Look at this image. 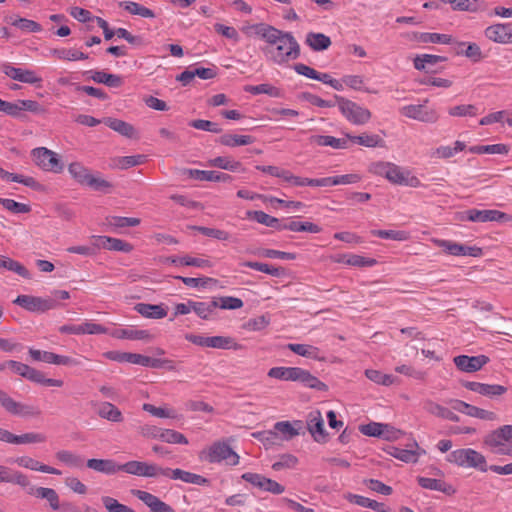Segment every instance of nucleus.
Returning <instances> with one entry per match:
<instances>
[{
  "label": "nucleus",
  "mask_w": 512,
  "mask_h": 512,
  "mask_svg": "<svg viewBox=\"0 0 512 512\" xmlns=\"http://www.w3.org/2000/svg\"><path fill=\"white\" fill-rule=\"evenodd\" d=\"M252 29L265 41L266 46L262 48V52L268 61L276 65H284L300 56V45L290 32L265 23L256 24Z\"/></svg>",
  "instance_id": "obj_1"
},
{
  "label": "nucleus",
  "mask_w": 512,
  "mask_h": 512,
  "mask_svg": "<svg viewBox=\"0 0 512 512\" xmlns=\"http://www.w3.org/2000/svg\"><path fill=\"white\" fill-rule=\"evenodd\" d=\"M369 170L371 173L384 177L395 185H404L412 188H418L422 185L420 179L413 175L410 170L391 162L373 163Z\"/></svg>",
  "instance_id": "obj_2"
},
{
  "label": "nucleus",
  "mask_w": 512,
  "mask_h": 512,
  "mask_svg": "<svg viewBox=\"0 0 512 512\" xmlns=\"http://www.w3.org/2000/svg\"><path fill=\"white\" fill-rule=\"evenodd\" d=\"M199 459L208 463L226 460L228 464L235 466L238 465L240 457L227 443L217 441L200 451Z\"/></svg>",
  "instance_id": "obj_3"
},
{
  "label": "nucleus",
  "mask_w": 512,
  "mask_h": 512,
  "mask_svg": "<svg viewBox=\"0 0 512 512\" xmlns=\"http://www.w3.org/2000/svg\"><path fill=\"white\" fill-rule=\"evenodd\" d=\"M0 405L9 414L27 419L40 418L42 410L32 404L14 400L5 391L0 389Z\"/></svg>",
  "instance_id": "obj_4"
},
{
  "label": "nucleus",
  "mask_w": 512,
  "mask_h": 512,
  "mask_svg": "<svg viewBox=\"0 0 512 512\" xmlns=\"http://www.w3.org/2000/svg\"><path fill=\"white\" fill-rule=\"evenodd\" d=\"M448 460L458 466L472 467L479 469L482 472L487 471V464L485 457L474 449H458L451 452Z\"/></svg>",
  "instance_id": "obj_5"
},
{
  "label": "nucleus",
  "mask_w": 512,
  "mask_h": 512,
  "mask_svg": "<svg viewBox=\"0 0 512 512\" xmlns=\"http://www.w3.org/2000/svg\"><path fill=\"white\" fill-rule=\"evenodd\" d=\"M29 355L34 361H42L45 363L66 365V366H81L89 359L85 356L78 355L77 357H69L55 354L53 352L41 351L30 348Z\"/></svg>",
  "instance_id": "obj_6"
},
{
  "label": "nucleus",
  "mask_w": 512,
  "mask_h": 512,
  "mask_svg": "<svg viewBox=\"0 0 512 512\" xmlns=\"http://www.w3.org/2000/svg\"><path fill=\"white\" fill-rule=\"evenodd\" d=\"M427 102L428 99H426L423 104H410L403 106L400 109V114L406 118L419 122L429 124L436 123L439 120L440 115L436 109L427 107Z\"/></svg>",
  "instance_id": "obj_7"
},
{
  "label": "nucleus",
  "mask_w": 512,
  "mask_h": 512,
  "mask_svg": "<svg viewBox=\"0 0 512 512\" xmlns=\"http://www.w3.org/2000/svg\"><path fill=\"white\" fill-rule=\"evenodd\" d=\"M336 100L341 113L350 122L362 125L370 120L371 112L368 109L363 108L357 103L343 97L336 96Z\"/></svg>",
  "instance_id": "obj_8"
},
{
  "label": "nucleus",
  "mask_w": 512,
  "mask_h": 512,
  "mask_svg": "<svg viewBox=\"0 0 512 512\" xmlns=\"http://www.w3.org/2000/svg\"><path fill=\"white\" fill-rule=\"evenodd\" d=\"M120 471L139 477L159 478L162 477L163 467L155 463L133 460L119 464V472Z\"/></svg>",
  "instance_id": "obj_9"
},
{
  "label": "nucleus",
  "mask_w": 512,
  "mask_h": 512,
  "mask_svg": "<svg viewBox=\"0 0 512 512\" xmlns=\"http://www.w3.org/2000/svg\"><path fill=\"white\" fill-rule=\"evenodd\" d=\"M14 303L34 313H44L59 306L58 302L53 298H42L31 295H19L14 300Z\"/></svg>",
  "instance_id": "obj_10"
},
{
  "label": "nucleus",
  "mask_w": 512,
  "mask_h": 512,
  "mask_svg": "<svg viewBox=\"0 0 512 512\" xmlns=\"http://www.w3.org/2000/svg\"><path fill=\"white\" fill-rule=\"evenodd\" d=\"M461 220H468L470 222L480 223L510 222L512 221V216L495 209H470L464 212V215L461 217Z\"/></svg>",
  "instance_id": "obj_11"
},
{
  "label": "nucleus",
  "mask_w": 512,
  "mask_h": 512,
  "mask_svg": "<svg viewBox=\"0 0 512 512\" xmlns=\"http://www.w3.org/2000/svg\"><path fill=\"white\" fill-rule=\"evenodd\" d=\"M32 156L36 165L46 171L59 173L63 170V165L57 158L56 153L45 147L35 148L32 151Z\"/></svg>",
  "instance_id": "obj_12"
},
{
  "label": "nucleus",
  "mask_w": 512,
  "mask_h": 512,
  "mask_svg": "<svg viewBox=\"0 0 512 512\" xmlns=\"http://www.w3.org/2000/svg\"><path fill=\"white\" fill-rule=\"evenodd\" d=\"M241 478L252 486L275 495L282 494L285 491L283 485L258 473L247 472Z\"/></svg>",
  "instance_id": "obj_13"
},
{
  "label": "nucleus",
  "mask_w": 512,
  "mask_h": 512,
  "mask_svg": "<svg viewBox=\"0 0 512 512\" xmlns=\"http://www.w3.org/2000/svg\"><path fill=\"white\" fill-rule=\"evenodd\" d=\"M507 432H509V429L505 426L492 431L485 437L484 444L488 446L493 453L501 455L506 451L509 444H511Z\"/></svg>",
  "instance_id": "obj_14"
},
{
  "label": "nucleus",
  "mask_w": 512,
  "mask_h": 512,
  "mask_svg": "<svg viewBox=\"0 0 512 512\" xmlns=\"http://www.w3.org/2000/svg\"><path fill=\"white\" fill-rule=\"evenodd\" d=\"M434 243L438 246L444 249V251L450 255L454 256H472V257H478L482 255V249L479 247H471L462 245L456 242L448 241V240H440L435 239Z\"/></svg>",
  "instance_id": "obj_15"
},
{
  "label": "nucleus",
  "mask_w": 512,
  "mask_h": 512,
  "mask_svg": "<svg viewBox=\"0 0 512 512\" xmlns=\"http://www.w3.org/2000/svg\"><path fill=\"white\" fill-rule=\"evenodd\" d=\"M453 362L460 371L473 373L481 370L482 367L489 362V358L485 355H459L454 357Z\"/></svg>",
  "instance_id": "obj_16"
},
{
  "label": "nucleus",
  "mask_w": 512,
  "mask_h": 512,
  "mask_svg": "<svg viewBox=\"0 0 512 512\" xmlns=\"http://www.w3.org/2000/svg\"><path fill=\"white\" fill-rule=\"evenodd\" d=\"M132 494L142 501L150 512H176L156 495L143 490H132Z\"/></svg>",
  "instance_id": "obj_17"
},
{
  "label": "nucleus",
  "mask_w": 512,
  "mask_h": 512,
  "mask_svg": "<svg viewBox=\"0 0 512 512\" xmlns=\"http://www.w3.org/2000/svg\"><path fill=\"white\" fill-rule=\"evenodd\" d=\"M162 477L170 478L173 480H181L185 483L195 485H207L209 480L201 475L184 471L182 469H171L163 467Z\"/></svg>",
  "instance_id": "obj_18"
},
{
  "label": "nucleus",
  "mask_w": 512,
  "mask_h": 512,
  "mask_svg": "<svg viewBox=\"0 0 512 512\" xmlns=\"http://www.w3.org/2000/svg\"><path fill=\"white\" fill-rule=\"evenodd\" d=\"M484 35L487 39L495 43H512V29L508 24L498 23L488 26L484 31Z\"/></svg>",
  "instance_id": "obj_19"
},
{
  "label": "nucleus",
  "mask_w": 512,
  "mask_h": 512,
  "mask_svg": "<svg viewBox=\"0 0 512 512\" xmlns=\"http://www.w3.org/2000/svg\"><path fill=\"white\" fill-rule=\"evenodd\" d=\"M93 245L97 249H107L112 251H122L125 253H129L133 250V246L121 239L112 238L108 236H94Z\"/></svg>",
  "instance_id": "obj_20"
},
{
  "label": "nucleus",
  "mask_w": 512,
  "mask_h": 512,
  "mask_svg": "<svg viewBox=\"0 0 512 512\" xmlns=\"http://www.w3.org/2000/svg\"><path fill=\"white\" fill-rule=\"evenodd\" d=\"M452 404H453V408L455 410L465 413L471 417L488 420V421H494L497 418V416L494 412L484 410L482 408H478L476 406L470 405L461 400H454V401H452Z\"/></svg>",
  "instance_id": "obj_21"
},
{
  "label": "nucleus",
  "mask_w": 512,
  "mask_h": 512,
  "mask_svg": "<svg viewBox=\"0 0 512 512\" xmlns=\"http://www.w3.org/2000/svg\"><path fill=\"white\" fill-rule=\"evenodd\" d=\"M0 482L15 484L22 488H27L30 485L28 476L3 465H0Z\"/></svg>",
  "instance_id": "obj_22"
},
{
  "label": "nucleus",
  "mask_w": 512,
  "mask_h": 512,
  "mask_svg": "<svg viewBox=\"0 0 512 512\" xmlns=\"http://www.w3.org/2000/svg\"><path fill=\"white\" fill-rule=\"evenodd\" d=\"M14 463H16L18 466L30 469L33 471H40L44 473L54 474V475H61V471L53 468L51 466L41 464L39 461L29 457V456H21L17 457L14 460Z\"/></svg>",
  "instance_id": "obj_23"
},
{
  "label": "nucleus",
  "mask_w": 512,
  "mask_h": 512,
  "mask_svg": "<svg viewBox=\"0 0 512 512\" xmlns=\"http://www.w3.org/2000/svg\"><path fill=\"white\" fill-rule=\"evenodd\" d=\"M308 430L316 441L325 439L324 420L320 411H313L309 414L307 420Z\"/></svg>",
  "instance_id": "obj_24"
},
{
  "label": "nucleus",
  "mask_w": 512,
  "mask_h": 512,
  "mask_svg": "<svg viewBox=\"0 0 512 512\" xmlns=\"http://www.w3.org/2000/svg\"><path fill=\"white\" fill-rule=\"evenodd\" d=\"M415 447V450L390 447L388 450V454L403 462L415 463L418 461L419 456L425 453V451L421 449L417 443H415Z\"/></svg>",
  "instance_id": "obj_25"
},
{
  "label": "nucleus",
  "mask_w": 512,
  "mask_h": 512,
  "mask_svg": "<svg viewBox=\"0 0 512 512\" xmlns=\"http://www.w3.org/2000/svg\"><path fill=\"white\" fill-rule=\"evenodd\" d=\"M103 123L107 125L110 129L119 133L120 135L127 138H136L137 132L133 125L123 120L108 117L103 120Z\"/></svg>",
  "instance_id": "obj_26"
},
{
  "label": "nucleus",
  "mask_w": 512,
  "mask_h": 512,
  "mask_svg": "<svg viewBox=\"0 0 512 512\" xmlns=\"http://www.w3.org/2000/svg\"><path fill=\"white\" fill-rule=\"evenodd\" d=\"M87 467L106 475H114L119 472V464L112 459L92 458L87 461Z\"/></svg>",
  "instance_id": "obj_27"
},
{
  "label": "nucleus",
  "mask_w": 512,
  "mask_h": 512,
  "mask_svg": "<svg viewBox=\"0 0 512 512\" xmlns=\"http://www.w3.org/2000/svg\"><path fill=\"white\" fill-rule=\"evenodd\" d=\"M28 493L49 502L51 509L59 510L60 501L57 492L52 488L28 486Z\"/></svg>",
  "instance_id": "obj_28"
},
{
  "label": "nucleus",
  "mask_w": 512,
  "mask_h": 512,
  "mask_svg": "<svg viewBox=\"0 0 512 512\" xmlns=\"http://www.w3.org/2000/svg\"><path fill=\"white\" fill-rule=\"evenodd\" d=\"M187 173L191 178H194V179L200 180V181L227 182L232 179L229 174L220 173L217 171H205V170L190 169V170H187Z\"/></svg>",
  "instance_id": "obj_29"
},
{
  "label": "nucleus",
  "mask_w": 512,
  "mask_h": 512,
  "mask_svg": "<svg viewBox=\"0 0 512 512\" xmlns=\"http://www.w3.org/2000/svg\"><path fill=\"white\" fill-rule=\"evenodd\" d=\"M217 141L223 146L233 148L253 144L255 142V138L251 135L226 133L221 135Z\"/></svg>",
  "instance_id": "obj_30"
},
{
  "label": "nucleus",
  "mask_w": 512,
  "mask_h": 512,
  "mask_svg": "<svg viewBox=\"0 0 512 512\" xmlns=\"http://www.w3.org/2000/svg\"><path fill=\"white\" fill-rule=\"evenodd\" d=\"M301 369L300 367H273L268 371V376L284 381H298Z\"/></svg>",
  "instance_id": "obj_31"
},
{
  "label": "nucleus",
  "mask_w": 512,
  "mask_h": 512,
  "mask_svg": "<svg viewBox=\"0 0 512 512\" xmlns=\"http://www.w3.org/2000/svg\"><path fill=\"white\" fill-rule=\"evenodd\" d=\"M134 309L145 318L162 319L167 316V310L162 305L138 303Z\"/></svg>",
  "instance_id": "obj_32"
},
{
  "label": "nucleus",
  "mask_w": 512,
  "mask_h": 512,
  "mask_svg": "<svg viewBox=\"0 0 512 512\" xmlns=\"http://www.w3.org/2000/svg\"><path fill=\"white\" fill-rule=\"evenodd\" d=\"M287 348L302 357L311 358L318 361H325V357L320 355L321 351L318 347L307 344L290 343L287 345Z\"/></svg>",
  "instance_id": "obj_33"
},
{
  "label": "nucleus",
  "mask_w": 512,
  "mask_h": 512,
  "mask_svg": "<svg viewBox=\"0 0 512 512\" xmlns=\"http://www.w3.org/2000/svg\"><path fill=\"white\" fill-rule=\"evenodd\" d=\"M309 141L318 146H330L334 149H344L347 147L346 138H335L328 135H313L309 138Z\"/></svg>",
  "instance_id": "obj_34"
},
{
  "label": "nucleus",
  "mask_w": 512,
  "mask_h": 512,
  "mask_svg": "<svg viewBox=\"0 0 512 512\" xmlns=\"http://www.w3.org/2000/svg\"><path fill=\"white\" fill-rule=\"evenodd\" d=\"M305 43L314 51H322L331 46V39L323 33L309 32Z\"/></svg>",
  "instance_id": "obj_35"
},
{
  "label": "nucleus",
  "mask_w": 512,
  "mask_h": 512,
  "mask_svg": "<svg viewBox=\"0 0 512 512\" xmlns=\"http://www.w3.org/2000/svg\"><path fill=\"white\" fill-rule=\"evenodd\" d=\"M418 484L425 489L441 491L448 495H452L455 493V489L446 484L444 481L439 479L427 478V477H419Z\"/></svg>",
  "instance_id": "obj_36"
},
{
  "label": "nucleus",
  "mask_w": 512,
  "mask_h": 512,
  "mask_svg": "<svg viewBox=\"0 0 512 512\" xmlns=\"http://www.w3.org/2000/svg\"><path fill=\"white\" fill-rule=\"evenodd\" d=\"M98 415L100 418L120 423L123 421V415L122 412L112 403L110 402H104L100 405L98 411Z\"/></svg>",
  "instance_id": "obj_37"
},
{
  "label": "nucleus",
  "mask_w": 512,
  "mask_h": 512,
  "mask_svg": "<svg viewBox=\"0 0 512 512\" xmlns=\"http://www.w3.org/2000/svg\"><path fill=\"white\" fill-rule=\"evenodd\" d=\"M68 172L72 178L82 186H86L92 174V172L80 162H73L69 164Z\"/></svg>",
  "instance_id": "obj_38"
},
{
  "label": "nucleus",
  "mask_w": 512,
  "mask_h": 512,
  "mask_svg": "<svg viewBox=\"0 0 512 512\" xmlns=\"http://www.w3.org/2000/svg\"><path fill=\"white\" fill-rule=\"evenodd\" d=\"M0 270L14 272L23 278L30 277L29 271L20 262L5 255H0Z\"/></svg>",
  "instance_id": "obj_39"
},
{
  "label": "nucleus",
  "mask_w": 512,
  "mask_h": 512,
  "mask_svg": "<svg viewBox=\"0 0 512 512\" xmlns=\"http://www.w3.org/2000/svg\"><path fill=\"white\" fill-rule=\"evenodd\" d=\"M112 336L118 339L144 340L150 341L153 336L146 330L138 329H120L112 333Z\"/></svg>",
  "instance_id": "obj_40"
},
{
  "label": "nucleus",
  "mask_w": 512,
  "mask_h": 512,
  "mask_svg": "<svg viewBox=\"0 0 512 512\" xmlns=\"http://www.w3.org/2000/svg\"><path fill=\"white\" fill-rule=\"evenodd\" d=\"M365 376L372 382L382 386H391L397 382V378L391 374H385L376 369H366Z\"/></svg>",
  "instance_id": "obj_41"
},
{
  "label": "nucleus",
  "mask_w": 512,
  "mask_h": 512,
  "mask_svg": "<svg viewBox=\"0 0 512 512\" xmlns=\"http://www.w3.org/2000/svg\"><path fill=\"white\" fill-rule=\"evenodd\" d=\"M207 346L211 348H217V349H240L241 346L234 341L231 337H225V336H212L207 337Z\"/></svg>",
  "instance_id": "obj_42"
},
{
  "label": "nucleus",
  "mask_w": 512,
  "mask_h": 512,
  "mask_svg": "<svg viewBox=\"0 0 512 512\" xmlns=\"http://www.w3.org/2000/svg\"><path fill=\"white\" fill-rule=\"evenodd\" d=\"M51 55L59 60L77 61L86 60L88 55L76 49L58 48L50 51Z\"/></svg>",
  "instance_id": "obj_43"
},
{
  "label": "nucleus",
  "mask_w": 512,
  "mask_h": 512,
  "mask_svg": "<svg viewBox=\"0 0 512 512\" xmlns=\"http://www.w3.org/2000/svg\"><path fill=\"white\" fill-rule=\"evenodd\" d=\"M244 90L254 95L263 93L274 98H280L283 96V92L280 88L270 84H260L256 86L247 85L244 87Z\"/></svg>",
  "instance_id": "obj_44"
},
{
  "label": "nucleus",
  "mask_w": 512,
  "mask_h": 512,
  "mask_svg": "<svg viewBox=\"0 0 512 512\" xmlns=\"http://www.w3.org/2000/svg\"><path fill=\"white\" fill-rule=\"evenodd\" d=\"M298 381L311 389L323 392L328 390V386L324 382L320 381L316 376L312 375L308 370L303 368L301 369Z\"/></svg>",
  "instance_id": "obj_45"
},
{
  "label": "nucleus",
  "mask_w": 512,
  "mask_h": 512,
  "mask_svg": "<svg viewBox=\"0 0 512 512\" xmlns=\"http://www.w3.org/2000/svg\"><path fill=\"white\" fill-rule=\"evenodd\" d=\"M279 230L286 229L294 232H310V233H319L321 231V228L312 223V222H297V221H291L287 224H281V226L278 227Z\"/></svg>",
  "instance_id": "obj_46"
},
{
  "label": "nucleus",
  "mask_w": 512,
  "mask_h": 512,
  "mask_svg": "<svg viewBox=\"0 0 512 512\" xmlns=\"http://www.w3.org/2000/svg\"><path fill=\"white\" fill-rule=\"evenodd\" d=\"M450 3L454 10L476 12L483 9V1L481 0H443Z\"/></svg>",
  "instance_id": "obj_47"
},
{
  "label": "nucleus",
  "mask_w": 512,
  "mask_h": 512,
  "mask_svg": "<svg viewBox=\"0 0 512 512\" xmlns=\"http://www.w3.org/2000/svg\"><path fill=\"white\" fill-rule=\"evenodd\" d=\"M86 186L103 193H111L114 189V184L112 182L102 178L99 174L94 175L93 173L91 174Z\"/></svg>",
  "instance_id": "obj_48"
},
{
  "label": "nucleus",
  "mask_w": 512,
  "mask_h": 512,
  "mask_svg": "<svg viewBox=\"0 0 512 512\" xmlns=\"http://www.w3.org/2000/svg\"><path fill=\"white\" fill-rule=\"evenodd\" d=\"M120 6H122L127 12H129L132 15H137L143 18H154L155 14L154 12L145 7L142 6L136 2L127 1L120 3Z\"/></svg>",
  "instance_id": "obj_49"
},
{
  "label": "nucleus",
  "mask_w": 512,
  "mask_h": 512,
  "mask_svg": "<svg viewBox=\"0 0 512 512\" xmlns=\"http://www.w3.org/2000/svg\"><path fill=\"white\" fill-rule=\"evenodd\" d=\"M371 234L379 238L394 241H407L410 239V233L404 230H372Z\"/></svg>",
  "instance_id": "obj_50"
},
{
  "label": "nucleus",
  "mask_w": 512,
  "mask_h": 512,
  "mask_svg": "<svg viewBox=\"0 0 512 512\" xmlns=\"http://www.w3.org/2000/svg\"><path fill=\"white\" fill-rule=\"evenodd\" d=\"M92 79L97 83H102L109 87H119L122 84V79L120 76L109 74L103 71L94 72Z\"/></svg>",
  "instance_id": "obj_51"
},
{
  "label": "nucleus",
  "mask_w": 512,
  "mask_h": 512,
  "mask_svg": "<svg viewBox=\"0 0 512 512\" xmlns=\"http://www.w3.org/2000/svg\"><path fill=\"white\" fill-rule=\"evenodd\" d=\"M146 160L145 155L123 156L114 160L115 167L119 169H128L130 167L138 166Z\"/></svg>",
  "instance_id": "obj_52"
},
{
  "label": "nucleus",
  "mask_w": 512,
  "mask_h": 512,
  "mask_svg": "<svg viewBox=\"0 0 512 512\" xmlns=\"http://www.w3.org/2000/svg\"><path fill=\"white\" fill-rule=\"evenodd\" d=\"M270 324V319L265 316H257L255 318H251L242 325V329L248 332H256L264 330Z\"/></svg>",
  "instance_id": "obj_53"
},
{
  "label": "nucleus",
  "mask_w": 512,
  "mask_h": 512,
  "mask_svg": "<svg viewBox=\"0 0 512 512\" xmlns=\"http://www.w3.org/2000/svg\"><path fill=\"white\" fill-rule=\"evenodd\" d=\"M469 151L475 154H506L508 152V148L504 144L477 145L470 147Z\"/></svg>",
  "instance_id": "obj_54"
},
{
  "label": "nucleus",
  "mask_w": 512,
  "mask_h": 512,
  "mask_svg": "<svg viewBox=\"0 0 512 512\" xmlns=\"http://www.w3.org/2000/svg\"><path fill=\"white\" fill-rule=\"evenodd\" d=\"M0 177L2 179H6V180L12 181V182L21 183L25 186L32 187V188H35L38 186V183L36 182V180L34 178L25 177V176L19 175V174L9 173L2 168H0Z\"/></svg>",
  "instance_id": "obj_55"
},
{
  "label": "nucleus",
  "mask_w": 512,
  "mask_h": 512,
  "mask_svg": "<svg viewBox=\"0 0 512 512\" xmlns=\"http://www.w3.org/2000/svg\"><path fill=\"white\" fill-rule=\"evenodd\" d=\"M416 39L422 43L449 44L452 42L450 35L439 33H420L416 35Z\"/></svg>",
  "instance_id": "obj_56"
},
{
  "label": "nucleus",
  "mask_w": 512,
  "mask_h": 512,
  "mask_svg": "<svg viewBox=\"0 0 512 512\" xmlns=\"http://www.w3.org/2000/svg\"><path fill=\"white\" fill-rule=\"evenodd\" d=\"M101 501L107 512H135L111 496H102Z\"/></svg>",
  "instance_id": "obj_57"
},
{
  "label": "nucleus",
  "mask_w": 512,
  "mask_h": 512,
  "mask_svg": "<svg viewBox=\"0 0 512 512\" xmlns=\"http://www.w3.org/2000/svg\"><path fill=\"white\" fill-rule=\"evenodd\" d=\"M47 437L43 433H37V432H28L24 433L22 435H15V442L16 445L21 444H36V443H44L46 442Z\"/></svg>",
  "instance_id": "obj_58"
},
{
  "label": "nucleus",
  "mask_w": 512,
  "mask_h": 512,
  "mask_svg": "<svg viewBox=\"0 0 512 512\" xmlns=\"http://www.w3.org/2000/svg\"><path fill=\"white\" fill-rule=\"evenodd\" d=\"M0 204L8 211L14 214H26L31 211V207L28 204L19 203L13 199L1 198Z\"/></svg>",
  "instance_id": "obj_59"
},
{
  "label": "nucleus",
  "mask_w": 512,
  "mask_h": 512,
  "mask_svg": "<svg viewBox=\"0 0 512 512\" xmlns=\"http://www.w3.org/2000/svg\"><path fill=\"white\" fill-rule=\"evenodd\" d=\"M217 308L216 302L209 303L193 301V311L202 319H209L214 310Z\"/></svg>",
  "instance_id": "obj_60"
},
{
  "label": "nucleus",
  "mask_w": 512,
  "mask_h": 512,
  "mask_svg": "<svg viewBox=\"0 0 512 512\" xmlns=\"http://www.w3.org/2000/svg\"><path fill=\"white\" fill-rule=\"evenodd\" d=\"M248 216L253 218L258 223L263 224L267 227H273V228L278 229V227L281 226V224L277 218L270 216L263 211L249 212Z\"/></svg>",
  "instance_id": "obj_61"
},
{
  "label": "nucleus",
  "mask_w": 512,
  "mask_h": 512,
  "mask_svg": "<svg viewBox=\"0 0 512 512\" xmlns=\"http://www.w3.org/2000/svg\"><path fill=\"white\" fill-rule=\"evenodd\" d=\"M55 456L59 461L71 467L79 468L83 465V460L80 456L67 450H60Z\"/></svg>",
  "instance_id": "obj_62"
},
{
  "label": "nucleus",
  "mask_w": 512,
  "mask_h": 512,
  "mask_svg": "<svg viewBox=\"0 0 512 512\" xmlns=\"http://www.w3.org/2000/svg\"><path fill=\"white\" fill-rule=\"evenodd\" d=\"M160 440L171 444H188V439L184 434L172 429H163Z\"/></svg>",
  "instance_id": "obj_63"
},
{
  "label": "nucleus",
  "mask_w": 512,
  "mask_h": 512,
  "mask_svg": "<svg viewBox=\"0 0 512 512\" xmlns=\"http://www.w3.org/2000/svg\"><path fill=\"white\" fill-rule=\"evenodd\" d=\"M347 139L365 147H376L382 141L378 135L362 134L359 136H352L347 134Z\"/></svg>",
  "instance_id": "obj_64"
}]
</instances>
